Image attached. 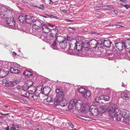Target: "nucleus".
Segmentation results:
<instances>
[{
    "instance_id": "nucleus-39",
    "label": "nucleus",
    "mask_w": 130,
    "mask_h": 130,
    "mask_svg": "<svg viewBox=\"0 0 130 130\" xmlns=\"http://www.w3.org/2000/svg\"><path fill=\"white\" fill-rule=\"evenodd\" d=\"M12 82L13 83H15L16 84H17L19 83V80L18 79H14Z\"/></svg>"
},
{
    "instance_id": "nucleus-45",
    "label": "nucleus",
    "mask_w": 130,
    "mask_h": 130,
    "mask_svg": "<svg viewBox=\"0 0 130 130\" xmlns=\"http://www.w3.org/2000/svg\"><path fill=\"white\" fill-rule=\"evenodd\" d=\"M68 29L70 31H73L75 30V28H71L70 27L68 28Z\"/></svg>"
},
{
    "instance_id": "nucleus-23",
    "label": "nucleus",
    "mask_w": 130,
    "mask_h": 130,
    "mask_svg": "<svg viewBox=\"0 0 130 130\" xmlns=\"http://www.w3.org/2000/svg\"><path fill=\"white\" fill-rule=\"evenodd\" d=\"M51 34L53 35V36H56V34L58 32V29L57 28H53L51 29Z\"/></svg>"
},
{
    "instance_id": "nucleus-43",
    "label": "nucleus",
    "mask_w": 130,
    "mask_h": 130,
    "mask_svg": "<svg viewBox=\"0 0 130 130\" xmlns=\"http://www.w3.org/2000/svg\"><path fill=\"white\" fill-rule=\"evenodd\" d=\"M12 126H14V128H15L16 130H19V127L18 125H12Z\"/></svg>"
},
{
    "instance_id": "nucleus-10",
    "label": "nucleus",
    "mask_w": 130,
    "mask_h": 130,
    "mask_svg": "<svg viewBox=\"0 0 130 130\" xmlns=\"http://www.w3.org/2000/svg\"><path fill=\"white\" fill-rule=\"evenodd\" d=\"M71 42L69 43V49L71 50L76 49V43L77 42V41L74 39L71 40Z\"/></svg>"
},
{
    "instance_id": "nucleus-14",
    "label": "nucleus",
    "mask_w": 130,
    "mask_h": 130,
    "mask_svg": "<svg viewBox=\"0 0 130 130\" xmlns=\"http://www.w3.org/2000/svg\"><path fill=\"white\" fill-rule=\"evenodd\" d=\"M25 16L26 19V23L28 24H31L32 22L33 21L32 19L33 17L29 15H26Z\"/></svg>"
},
{
    "instance_id": "nucleus-42",
    "label": "nucleus",
    "mask_w": 130,
    "mask_h": 130,
    "mask_svg": "<svg viewBox=\"0 0 130 130\" xmlns=\"http://www.w3.org/2000/svg\"><path fill=\"white\" fill-rule=\"evenodd\" d=\"M36 130H43V129L40 126H37L35 127Z\"/></svg>"
},
{
    "instance_id": "nucleus-57",
    "label": "nucleus",
    "mask_w": 130,
    "mask_h": 130,
    "mask_svg": "<svg viewBox=\"0 0 130 130\" xmlns=\"http://www.w3.org/2000/svg\"><path fill=\"white\" fill-rule=\"evenodd\" d=\"M99 98H100V96L99 98H96V99H95V102H97V103H99V102L98 101H97V100H97V99H99Z\"/></svg>"
},
{
    "instance_id": "nucleus-36",
    "label": "nucleus",
    "mask_w": 130,
    "mask_h": 130,
    "mask_svg": "<svg viewBox=\"0 0 130 130\" xmlns=\"http://www.w3.org/2000/svg\"><path fill=\"white\" fill-rule=\"evenodd\" d=\"M100 89H98V88H96L95 90V91H94V94L95 95H100V93H99V91Z\"/></svg>"
},
{
    "instance_id": "nucleus-16",
    "label": "nucleus",
    "mask_w": 130,
    "mask_h": 130,
    "mask_svg": "<svg viewBox=\"0 0 130 130\" xmlns=\"http://www.w3.org/2000/svg\"><path fill=\"white\" fill-rule=\"evenodd\" d=\"M76 102V99H74L71 100L68 106L69 109H71L75 106V103Z\"/></svg>"
},
{
    "instance_id": "nucleus-24",
    "label": "nucleus",
    "mask_w": 130,
    "mask_h": 130,
    "mask_svg": "<svg viewBox=\"0 0 130 130\" xmlns=\"http://www.w3.org/2000/svg\"><path fill=\"white\" fill-rule=\"evenodd\" d=\"M7 72L4 71L3 69H0V77H4L7 75Z\"/></svg>"
},
{
    "instance_id": "nucleus-3",
    "label": "nucleus",
    "mask_w": 130,
    "mask_h": 130,
    "mask_svg": "<svg viewBox=\"0 0 130 130\" xmlns=\"http://www.w3.org/2000/svg\"><path fill=\"white\" fill-rule=\"evenodd\" d=\"M118 107L116 104L109 103L104 104L102 106V110L104 111L108 110L109 115L112 116L113 114L117 111L118 109Z\"/></svg>"
},
{
    "instance_id": "nucleus-47",
    "label": "nucleus",
    "mask_w": 130,
    "mask_h": 130,
    "mask_svg": "<svg viewBox=\"0 0 130 130\" xmlns=\"http://www.w3.org/2000/svg\"><path fill=\"white\" fill-rule=\"evenodd\" d=\"M101 15L100 13H98L96 14L95 16L96 17L100 18L101 17Z\"/></svg>"
},
{
    "instance_id": "nucleus-8",
    "label": "nucleus",
    "mask_w": 130,
    "mask_h": 130,
    "mask_svg": "<svg viewBox=\"0 0 130 130\" xmlns=\"http://www.w3.org/2000/svg\"><path fill=\"white\" fill-rule=\"evenodd\" d=\"M88 42L86 43H83V42L81 41H79L78 42L76 43V49L78 51H81L83 48H86L87 47L86 46L88 44Z\"/></svg>"
},
{
    "instance_id": "nucleus-7",
    "label": "nucleus",
    "mask_w": 130,
    "mask_h": 130,
    "mask_svg": "<svg viewBox=\"0 0 130 130\" xmlns=\"http://www.w3.org/2000/svg\"><path fill=\"white\" fill-rule=\"evenodd\" d=\"M39 38L42 39L46 38L47 41H49L48 42H51L53 43H55V41L56 39V37L53 36V35L51 33L47 35H42L39 37Z\"/></svg>"
},
{
    "instance_id": "nucleus-28",
    "label": "nucleus",
    "mask_w": 130,
    "mask_h": 130,
    "mask_svg": "<svg viewBox=\"0 0 130 130\" xmlns=\"http://www.w3.org/2000/svg\"><path fill=\"white\" fill-rule=\"evenodd\" d=\"M101 7H100V9H103L106 10H110L113 8V6L112 5H107L103 6L102 7V8H101ZM99 8V7H98Z\"/></svg>"
},
{
    "instance_id": "nucleus-31",
    "label": "nucleus",
    "mask_w": 130,
    "mask_h": 130,
    "mask_svg": "<svg viewBox=\"0 0 130 130\" xmlns=\"http://www.w3.org/2000/svg\"><path fill=\"white\" fill-rule=\"evenodd\" d=\"M34 100H37L39 99L40 96L38 95H37L35 93H32V95L31 97Z\"/></svg>"
},
{
    "instance_id": "nucleus-19",
    "label": "nucleus",
    "mask_w": 130,
    "mask_h": 130,
    "mask_svg": "<svg viewBox=\"0 0 130 130\" xmlns=\"http://www.w3.org/2000/svg\"><path fill=\"white\" fill-rule=\"evenodd\" d=\"M90 44L91 45L92 47L93 48H95L98 47L97 41L95 39H93L91 40L90 42Z\"/></svg>"
},
{
    "instance_id": "nucleus-25",
    "label": "nucleus",
    "mask_w": 130,
    "mask_h": 130,
    "mask_svg": "<svg viewBox=\"0 0 130 130\" xmlns=\"http://www.w3.org/2000/svg\"><path fill=\"white\" fill-rule=\"evenodd\" d=\"M117 111L118 112V113H119L120 115V116L122 117H125L127 116L126 115V112L124 110L123 111H120L119 109H118Z\"/></svg>"
},
{
    "instance_id": "nucleus-62",
    "label": "nucleus",
    "mask_w": 130,
    "mask_h": 130,
    "mask_svg": "<svg viewBox=\"0 0 130 130\" xmlns=\"http://www.w3.org/2000/svg\"><path fill=\"white\" fill-rule=\"evenodd\" d=\"M9 113H5V114H3V115H5V116H6L7 115H9Z\"/></svg>"
},
{
    "instance_id": "nucleus-59",
    "label": "nucleus",
    "mask_w": 130,
    "mask_h": 130,
    "mask_svg": "<svg viewBox=\"0 0 130 130\" xmlns=\"http://www.w3.org/2000/svg\"><path fill=\"white\" fill-rule=\"evenodd\" d=\"M49 16H50V17H51L52 18H54V16L53 15H52V14L50 15H49Z\"/></svg>"
},
{
    "instance_id": "nucleus-49",
    "label": "nucleus",
    "mask_w": 130,
    "mask_h": 130,
    "mask_svg": "<svg viewBox=\"0 0 130 130\" xmlns=\"http://www.w3.org/2000/svg\"><path fill=\"white\" fill-rule=\"evenodd\" d=\"M68 124L72 128H73L74 127V126L73 125L72 123L70 122H68Z\"/></svg>"
},
{
    "instance_id": "nucleus-15",
    "label": "nucleus",
    "mask_w": 130,
    "mask_h": 130,
    "mask_svg": "<svg viewBox=\"0 0 130 130\" xmlns=\"http://www.w3.org/2000/svg\"><path fill=\"white\" fill-rule=\"evenodd\" d=\"M68 40V39H67L65 38V40H64V41L63 42H62L59 44L60 46L62 49H64L65 48H66L67 47V44L68 43L67 42Z\"/></svg>"
},
{
    "instance_id": "nucleus-18",
    "label": "nucleus",
    "mask_w": 130,
    "mask_h": 130,
    "mask_svg": "<svg viewBox=\"0 0 130 130\" xmlns=\"http://www.w3.org/2000/svg\"><path fill=\"white\" fill-rule=\"evenodd\" d=\"M122 122H124L125 123L128 125L130 124V119L128 117V116L122 117Z\"/></svg>"
},
{
    "instance_id": "nucleus-54",
    "label": "nucleus",
    "mask_w": 130,
    "mask_h": 130,
    "mask_svg": "<svg viewBox=\"0 0 130 130\" xmlns=\"http://www.w3.org/2000/svg\"><path fill=\"white\" fill-rule=\"evenodd\" d=\"M17 55V53L14 52H12V55L13 56H15Z\"/></svg>"
},
{
    "instance_id": "nucleus-1",
    "label": "nucleus",
    "mask_w": 130,
    "mask_h": 130,
    "mask_svg": "<svg viewBox=\"0 0 130 130\" xmlns=\"http://www.w3.org/2000/svg\"><path fill=\"white\" fill-rule=\"evenodd\" d=\"M11 11L10 10L4 6H2L0 9V16L3 19H6L5 24H4L3 26L5 27L15 29L16 27L15 26V22L14 19L12 17L10 18H8L11 14Z\"/></svg>"
},
{
    "instance_id": "nucleus-55",
    "label": "nucleus",
    "mask_w": 130,
    "mask_h": 130,
    "mask_svg": "<svg viewBox=\"0 0 130 130\" xmlns=\"http://www.w3.org/2000/svg\"><path fill=\"white\" fill-rule=\"evenodd\" d=\"M48 1H50L51 3H49V4H53V2L52 1V0H50Z\"/></svg>"
},
{
    "instance_id": "nucleus-60",
    "label": "nucleus",
    "mask_w": 130,
    "mask_h": 130,
    "mask_svg": "<svg viewBox=\"0 0 130 130\" xmlns=\"http://www.w3.org/2000/svg\"><path fill=\"white\" fill-rule=\"evenodd\" d=\"M121 1H123L124 2H127V1L126 0H120Z\"/></svg>"
},
{
    "instance_id": "nucleus-33",
    "label": "nucleus",
    "mask_w": 130,
    "mask_h": 130,
    "mask_svg": "<svg viewBox=\"0 0 130 130\" xmlns=\"http://www.w3.org/2000/svg\"><path fill=\"white\" fill-rule=\"evenodd\" d=\"M98 89L100 90L99 91V93L100 94H103L105 93V89H104V88H98Z\"/></svg>"
},
{
    "instance_id": "nucleus-48",
    "label": "nucleus",
    "mask_w": 130,
    "mask_h": 130,
    "mask_svg": "<svg viewBox=\"0 0 130 130\" xmlns=\"http://www.w3.org/2000/svg\"><path fill=\"white\" fill-rule=\"evenodd\" d=\"M124 6L127 9H128L130 7V5L127 4L124 5Z\"/></svg>"
},
{
    "instance_id": "nucleus-58",
    "label": "nucleus",
    "mask_w": 130,
    "mask_h": 130,
    "mask_svg": "<svg viewBox=\"0 0 130 130\" xmlns=\"http://www.w3.org/2000/svg\"><path fill=\"white\" fill-rule=\"evenodd\" d=\"M10 130H15V128L13 127H11L10 128Z\"/></svg>"
},
{
    "instance_id": "nucleus-29",
    "label": "nucleus",
    "mask_w": 130,
    "mask_h": 130,
    "mask_svg": "<svg viewBox=\"0 0 130 130\" xmlns=\"http://www.w3.org/2000/svg\"><path fill=\"white\" fill-rule=\"evenodd\" d=\"M104 39H99L97 41V46L98 47H100L99 46L101 45H103Z\"/></svg>"
},
{
    "instance_id": "nucleus-64",
    "label": "nucleus",
    "mask_w": 130,
    "mask_h": 130,
    "mask_svg": "<svg viewBox=\"0 0 130 130\" xmlns=\"http://www.w3.org/2000/svg\"><path fill=\"white\" fill-rule=\"evenodd\" d=\"M40 87H41L40 90H41V91H42V87L41 86Z\"/></svg>"
},
{
    "instance_id": "nucleus-26",
    "label": "nucleus",
    "mask_w": 130,
    "mask_h": 130,
    "mask_svg": "<svg viewBox=\"0 0 130 130\" xmlns=\"http://www.w3.org/2000/svg\"><path fill=\"white\" fill-rule=\"evenodd\" d=\"M100 98L101 99L104 100L105 101H108L109 100L110 98L108 96L104 95H99Z\"/></svg>"
},
{
    "instance_id": "nucleus-52",
    "label": "nucleus",
    "mask_w": 130,
    "mask_h": 130,
    "mask_svg": "<svg viewBox=\"0 0 130 130\" xmlns=\"http://www.w3.org/2000/svg\"><path fill=\"white\" fill-rule=\"evenodd\" d=\"M128 45L129 46H128L127 45H126L127 47H125V48H126L127 49H130V44H129Z\"/></svg>"
},
{
    "instance_id": "nucleus-6",
    "label": "nucleus",
    "mask_w": 130,
    "mask_h": 130,
    "mask_svg": "<svg viewBox=\"0 0 130 130\" xmlns=\"http://www.w3.org/2000/svg\"><path fill=\"white\" fill-rule=\"evenodd\" d=\"M32 23L33 28L39 29L41 28L44 23L43 21L39 19H37L35 20H33L32 22Z\"/></svg>"
},
{
    "instance_id": "nucleus-63",
    "label": "nucleus",
    "mask_w": 130,
    "mask_h": 130,
    "mask_svg": "<svg viewBox=\"0 0 130 130\" xmlns=\"http://www.w3.org/2000/svg\"><path fill=\"white\" fill-rule=\"evenodd\" d=\"M67 22H72V20H67Z\"/></svg>"
},
{
    "instance_id": "nucleus-61",
    "label": "nucleus",
    "mask_w": 130,
    "mask_h": 130,
    "mask_svg": "<svg viewBox=\"0 0 130 130\" xmlns=\"http://www.w3.org/2000/svg\"><path fill=\"white\" fill-rule=\"evenodd\" d=\"M6 130H9V126H8L6 128Z\"/></svg>"
},
{
    "instance_id": "nucleus-41",
    "label": "nucleus",
    "mask_w": 130,
    "mask_h": 130,
    "mask_svg": "<svg viewBox=\"0 0 130 130\" xmlns=\"http://www.w3.org/2000/svg\"><path fill=\"white\" fill-rule=\"evenodd\" d=\"M47 24L50 27L52 28H53L54 27L55 28H57V26H55L54 25H53L52 24L50 23H47Z\"/></svg>"
},
{
    "instance_id": "nucleus-17",
    "label": "nucleus",
    "mask_w": 130,
    "mask_h": 130,
    "mask_svg": "<svg viewBox=\"0 0 130 130\" xmlns=\"http://www.w3.org/2000/svg\"><path fill=\"white\" fill-rule=\"evenodd\" d=\"M103 42L104 43L103 45L105 47H109L111 46L112 42L109 40H105L104 39V42Z\"/></svg>"
},
{
    "instance_id": "nucleus-12",
    "label": "nucleus",
    "mask_w": 130,
    "mask_h": 130,
    "mask_svg": "<svg viewBox=\"0 0 130 130\" xmlns=\"http://www.w3.org/2000/svg\"><path fill=\"white\" fill-rule=\"evenodd\" d=\"M42 32L44 33H47L51 31V29L46 24H43L41 28Z\"/></svg>"
},
{
    "instance_id": "nucleus-30",
    "label": "nucleus",
    "mask_w": 130,
    "mask_h": 130,
    "mask_svg": "<svg viewBox=\"0 0 130 130\" xmlns=\"http://www.w3.org/2000/svg\"><path fill=\"white\" fill-rule=\"evenodd\" d=\"M31 84L30 85V86L27 85H26V86H23V89H22V91H24V92H26V91H27L26 90L30 88V87L31 86H32L33 84V83H32V82H31Z\"/></svg>"
},
{
    "instance_id": "nucleus-51",
    "label": "nucleus",
    "mask_w": 130,
    "mask_h": 130,
    "mask_svg": "<svg viewBox=\"0 0 130 130\" xmlns=\"http://www.w3.org/2000/svg\"><path fill=\"white\" fill-rule=\"evenodd\" d=\"M50 98V97H48V98L47 99V100L48 102H52V100H49V99Z\"/></svg>"
},
{
    "instance_id": "nucleus-34",
    "label": "nucleus",
    "mask_w": 130,
    "mask_h": 130,
    "mask_svg": "<svg viewBox=\"0 0 130 130\" xmlns=\"http://www.w3.org/2000/svg\"><path fill=\"white\" fill-rule=\"evenodd\" d=\"M105 90V92L107 93L108 94H110L112 92V91L109 88L106 89Z\"/></svg>"
},
{
    "instance_id": "nucleus-9",
    "label": "nucleus",
    "mask_w": 130,
    "mask_h": 130,
    "mask_svg": "<svg viewBox=\"0 0 130 130\" xmlns=\"http://www.w3.org/2000/svg\"><path fill=\"white\" fill-rule=\"evenodd\" d=\"M114 115H113L112 116H110L112 117L113 118V120L115 121H122V117H123L121 116L119 113H118L117 111H116L115 113L113 114Z\"/></svg>"
},
{
    "instance_id": "nucleus-46",
    "label": "nucleus",
    "mask_w": 130,
    "mask_h": 130,
    "mask_svg": "<svg viewBox=\"0 0 130 130\" xmlns=\"http://www.w3.org/2000/svg\"><path fill=\"white\" fill-rule=\"evenodd\" d=\"M86 91H87V90H85V91L84 92H83L82 93V96L83 97H87L86 96V94H87Z\"/></svg>"
},
{
    "instance_id": "nucleus-11",
    "label": "nucleus",
    "mask_w": 130,
    "mask_h": 130,
    "mask_svg": "<svg viewBox=\"0 0 130 130\" xmlns=\"http://www.w3.org/2000/svg\"><path fill=\"white\" fill-rule=\"evenodd\" d=\"M121 98L123 100L127 101L130 100V95L125 92H122L121 94Z\"/></svg>"
},
{
    "instance_id": "nucleus-20",
    "label": "nucleus",
    "mask_w": 130,
    "mask_h": 130,
    "mask_svg": "<svg viewBox=\"0 0 130 130\" xmlns=\"http://www.w3.org/2000/svg\"><path fill=\"white\" fill-rule=\"evenodd\" d=\"M83 103L82 101L80 100L77 101L76 100V102L75 103V107L77 108L80 109L82 107Z\"/></svg>"
},
{
    "instance_id": "nucleus-2",
    "label": "nucleus",
    "mask_w": 130,
    "mask_h": 130,
    "mask_svg": "<svg viewBox=\"0 0 130 130\" xmlns=\"http://www.w3.org/2000/svg\"><path fill=\"white\" fill-rule=\"evenodd\" d=\"M56 93L57 98L54 102L55 105H60L62 107L66 106L68 104V102L64 98L63 91L59 88H57L56 90Z\"/></svg>"
},
{
    "instance_id": "nucleus-53",
    "label": "nucleus",
    "mask_w": 130,
    "mask_h": 130,
    "mask_svg": "<svg viewBox=\"0 0 130 130\" xmlns=\"http://www.w3.org/2000/svg\"><path fill=\"white\" fill-rule=\"evenodd\" d=\"M122 86L124 87H126V84H124L123 83H122Z\"/></svg>"
},
{
    "instance_id": "nucleus-27",
    "label": "nucleus",
    "mask_w": 130,
    "mask_h": 130,
    "mask_svg": "<svg viewBox=\"0 0 130 130\" xmlns=\"http://www.w3.org/2000/svg\"><path fill=\"white\" fill-rule=\"evenodd\" d=\"M32 95V93H31L28 91H26L22 95L25 97L27 98H30Z\"/></svg>"
},
{
    "instance_id": "nucleus-22",
    "label": "nucleus",
    "mask_w": 130,
    "mask_h": 130,
    "mask_svg": "<svg viewBox=\"0 0 130 130\" xmlns=\"http://www.w3.org/2000/svg\"><path fill=\"white\" fill-rule=\"evenodd\" d=\"M10 71L11 73L14 74H18L20 72V71L19 69H15L12 67H11Z\"/></svg>"
},
{
    "instance_id": "nucleus-40",
    "label": "nucleus",
    "mask_w": 130,
    "mask_h": 130,
    "mask_svg": "<svg viewBox=\"0 0 130 130\" xmlns=\"http://www.w3.org/2000/svg\"><path fill=\"white\" fill-rule=\"evenodd\" d=\"M17 88L18 90L20 91H22L23 86L18 85L17 86Z\"/></svg>"
},
{
    "instance_id": "nucleus-50",
    "label": "nucleus",
    "mask_w": 130,
    "mask_h": 130,
    "mask_svg": "<svg viewBox=\"0 0 130 130\" xmlns=\"http://www.w3.org/2000/svg\"><path fill=\"white\" fill-rule=\"evenodd\" d=\"M28 76H27V77H30L32 75V72H30V73H28Z\"/></svg>"
},
{
    "instance_id": "nucleus-56",
    "label": "nucleus",
    "mask_w": 130,
    "mask_h": 130,
    "mask_svg": "<svg viewBox=\"0 0 130 130\" xmlns=\"http://www.w3.org/2000/svg\"><path fill=\"white\" fill-rule=\"evenodd\" d=\"M116 14H118L117 12V11L114 10L113 11Z\"/></svg>"
},
{
    "instance_id": "nucleus-13",
    "label": "nucleus",
    "mask_w": 130,
    "mask_h": 130,
    "mask_svg": "<svg viewBox=\"0 0 130 130\" xmlns=\"http://www.w3.org/2000/svg\"><path fill=\"white\" fill-rule=\"evenodd\" d=\"M94 107L93 106H91V108H92L91 110V113L95 116H96L98 115L99 111L95 107H94V108L92 107Z\"/></svg>"
},
{
    "instance_id": "nucleus-21",
    "label": "nucleus",
    "mask_w": 130,
    "mask_h": 130,
    "mask_svg": "<svg viewBox=\"0 0 130 130\" xmlns=\"http://www.w3.org/2000/svg\"><path fill=\"white\" fill-rule=\"evenodd\" d=\"M25 15H21L19 17V21L22 23H26V19Z\"/></svg>"
},
{
    "instance_id": "nucleus-5",
    "label": "nucleus",
    "mask_w": 130,
    "mask_h": 130,
    "mask_svg": "<svg viewBox=\"0 0 130 130\" xmlns=\"http://www.w3.org/2000/svg\"><path fill=\"white\" fill-rule=\"evenodd\" d=\"M56 39L55 41V43H53L52 45L51 46V47L54 50H56L57 49V43H58L59 44L62 42H63L64 40H65V38L64 37L61 36L56 37Z\"/></svg>"
},
{
    "instance_id": "nucleus-35",
    "label": "nucleus",
    "mask_w": 130,
    "mask_h": 130,
    "mask_svg": "<svg viewBox=\"0 0 130 130\" xmlns=\"http://www.w3.org/2000/svg\"><path fill=\"white\" fill-rule=\"evenodd\" d=\"M30 73V72L27 70H25L23 73V75L26 76L27 77V76H28V73Z\"/></svg>"
},
{
    "instance_id": "nucleus-37",
    "label": "nucleus",
    "mask_w": 130,
    "mask_h": 130,
    "mask_svg": "<svg viewBox=\"0 0 130 130\" xmlns=\"http://www.w3.org/2000/svg\"><path fill=\"white\" fill-rule=\"evenodd\" d=\"M78 91L80 93H83L85 90V89L83 87H80L78 88Z\"/></svg>"
},
{
    "instance_id": "nucleus-38",
    "label": "nucleus",
    "mask_w": 130,
    "mask_h": 130,
    "mask_svg": "<svg viewBox=\"0 0 130 130\" xmlns=\"http://www.w3.org/2000/svg\"><path fill=\"white\" fill-rule=\"evenodd\" d=\"M40 6V7L36 6L35 7L38 8L39 9H41L43 10L44 9L45 7L43 4H41Z\"/></svg>"
},
{
    "instance_id": "nucleus-32",
    "label": "nucleus",
    "mask_w": 130,
    "mask_h": 130,
    "mask_svg": "<svg viewBox=\"0 0 130 130\" xmlns=\"http://www.w3.org/2000/svg\"><path fill=\"white\" fill-rule=\"evenodd\" d=\"M84 32L88 34L91 33L93 34H95L96 33L94 32V31H91L89 30L88 29H87L86 30H85L84 31Z\"/></svg>"
},
{
    "instance_id": "nucleus-44",
    "label": "nucleus",
    "mask_w": 130,
    "mask_h": 130,
    "mask_svg": "<svg viewBox=\"0 0 130 130\" xmlns=\"http://www.w3.org/2000/svg\"><path fill=\"white\" fill-rule=\"evenodd\" d=\"M86 93L87 94H86V96L87 97H89L91 95L90 92L88 91H87Z\"/></svg>"
},
{
    "instance_id": "nucleus-4",
    "label": "nucleus",
    "mask_w": 130,
    "mask_h": 130,
    "mask_svg": "<svg viewBox=\"0 0 130 130\" xmlns=\"http://www.w3.org/2000/svg\"><path fill=\"white\" fill-rule=\"evenodd\" d=\"M123 47L125 48L126 47L125 43L124 42H119L117 43H115V45H113L112 47V50L113 51L118 50L120 51H121L123 49Z\"/></svg>"
}]
</instances>
